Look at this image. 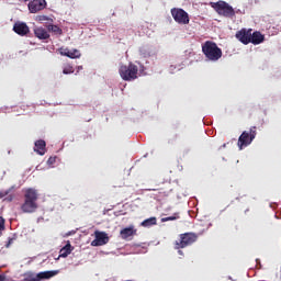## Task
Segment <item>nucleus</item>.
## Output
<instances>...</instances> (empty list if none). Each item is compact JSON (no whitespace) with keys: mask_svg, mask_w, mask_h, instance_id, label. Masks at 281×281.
Listing matches in <instances>:
<instances>
[{"mask_svg":"<svg viewBox=\"0 0 281 281\" xmlns=\"http://www.w3.org/2000/svg\"><path fill=\"white\" fill-rule=\"evenodd\" d=\"M23 214H34L38 210V191L29 188L24 191V202L21 205Z\"/></svg>","mask_w":281,"mask_h":281,"instance_id":"obj_1","label":"nucleus"},{"mask_svg":"<svg viewBox=\"0 0 281 281\" xmlns=\"http://www.w3.org/2000/svg\"><path fill=\"white\" fill-rule=\"evenodd\" d=\"M202 52L207 58V60H212L213 63H216V60H221L223 57V50L216 45V43L206 41L202 46Z\"/></svg>","mask_w":281,"mask_h":281,"instance_id":"obj_2","label":"nucleus"},{"mask_svg":"<svg viewBox=\"0 0 281 281\" xmlns=\"http://www.w3.org/2000/svg\"><path fill=\"white\" fill-rule=\"evenodd\" d=\"M211 7L214 8L215 12H217L220 16H225L226 19H233V16H236L234 8L223 0L211 2Z\"/></svg>","mask_w":281,"mask_h":281,"instance_id":"obj_3","label":"nucleus"},{"mask_svg":"<svg viewBox=\"0 0 281 281\" xmlns=\"http://www.w3.org/2000/svg\"><path fill=\"white\" fill-rule=\"evenodd\" d=\"M119 74L122 80L131 82L132 80H137V74H139V68L135 64L130 63L128 66L122 65L119 69Z\"/></svg>","mask_w":281,"mask_h":281,"instance_id":"obj_4","label":"nucleus"},{"mask_svg":"<svg viewBox=\"0 0 281 281\" xmlns=\"http://www.w3.org/2000/svg\"><path fill=\"white\" fill-rule=\"evenodd\" d=\"M199 240V235L195 233H183L180 234V240L175 241V249H186L190 245H194Z\"/></svg>","mask_w":281,"mask_h":281,"instance_id":"obj_5","label":"nucleus"},{"mask_svg":"<svg viewBox=\"0 0 281 281\" xmlns=\"http://www.w3.org/2000/svg\"><path fill=\"white\" fill-rule=\"evenodd\" d=\"M257 134L258 133L256 132V126H252L249 132H243L237 143L239 150H243V148H247V146H249V144H251V142L256 139Z\"/></svg>","mask_w":281,"mask_h":281,"instance_id":"obj_6","label":"nucleus"},{"mask_svg":"<svg viewBox=\"0 0 281 281\" xmlns=\"http://www.w3.org/2000/svg\"><path fill=\"white\" fill-rule=\"evenodd\" d=\"M171 16L179 25H188L190 23V15L183 9H171Z\"/></svg>","mask_w":281,"mask_h":281,"instance_id":"obj_7","label":"nucleus"},{"mask_svg":"<svg viewBox=\"0 0 281 281\" xmlns=\"http://www.w3.org/2000/svg\"><path fill=\"white\" fill-rule=\"evenodd\" d=\"M60 273L59 270H50L44 271L36 274V277H26L23 281H41V280H49V278H54Z\"/></svg>","mask_w":281,"mask_h":281,"instance_id":"obj_8","label":"nucleus"},{"mask_svg":"<svg viewBox=\"0 0 281 281\" xmlns=\"http://www.w3.org/2000/svg\"><path fill=\"white\" fill-rule=\"evenodd\" d=\"M109 243V235L105 232L95 231L94 239L91 241L92 247H102Z\"/></svg>","mask_w":281,"mask_h":281,"instance_id":"obj_9","label":"nucleus"},{"mask_svg":"<svg viewBox=\"0 0 281 281\" xmlns=\"http://www.w3.org/2000/svg\"><path fill=\"white\" fill-rule=\"evenodd\" d=\"M251 32H252L251 29H249V30L241 29L240 31H238L236 33L235 36H236L237 41L243 43V45H249V43H251Z\"/></svg>","mask_w":281,"mask_h":281,"instance_id":"obj_10","label":"nucleus"},{"mask_svg":"<svg viewBox=\"0 0 281 281\" xmlns=\"http://www.w3.org/2000/svg\"><path fill=\"white\" fill-rule=\"evenodd\" d=\"M45 8H47V2L45 0H33L29 2V10L31 14H36V12L45 10Z\"/></svg>","mask_w":281,"mask_h":281,"instance_id":"obj_11","label":"nucleus"},{"mask_svg":"<svg viewBox=\"0 0 281 281\" xmlns=\"http://www.w3.org/2000/svg\"><path fill=\"white\" fill-rule=\"evenodd\" d=\"M13 32L19 36H27L30 34V26L25 22H15L13 25Z\"/></svg>","mask_w":281,"mask_h":281,"instance_id":"obj_12","label":"nucleus"},{"mask_svg":"<svg viewBox=\"0 0 281 281\" xmlns=\"http://www.w3.org/2000/svg\"><path fill=\"white\" fill-rule=\"evenodd\" d=\"M120 236L123 240H128L132 236H137V228L135 226L130 225L120 231Z\"/></svg>","mask_w":281,"mask_h":281,"instance_id":"obj_13","label":"nucleus"},{"mask_svg":"<svg viewBox=\"0 0 281 281\" xmlns=\"http://www.w3.org/2000/svg\"><path fill=\"white\" fill-rule=\"evenodd\" d=\"M60 56H67V58H80L81 54L78 49H69V48H59L58 49Z\"/></svg>","mask_w":281,"mask_h":281,"instance_id":"obj_14","label":"nucleus"},{"mask_svg":"<svg viewBox=\"0 0 281 281\" xmlns=\"http://www.w3.org/2000/svg\"><path fill=\"white\" fill-rule=\"evenodd\" d=\"M34 153L43 157V155L47 153V143H45L44 139L36 140L34 145Z\"/></svg>","mask_w":281,"mask_h":281,"instance_id":"obj_15","label":"nucleus"},{"mask_svg":"<svg viewBox=\"0 0 281 281\" xmlns=\"http://www.w3.org/2000/svg\"><path fill=\"white\" fill-rule=\"evenodd\" d=\"M250 43H252V45H260V43H265V35L258 31L250 33Z\"/></svg>","mask_w":281,"mask_h":281,"instance_id":"obj_16","label":"nucleus"},{"mask_svg":"<svg viewBox=\"0 0 281 281\" xmlns=\"http://www.w3.org/2000/svg\"><path fill=\"white\" fill-rule=\"evenodd\" d=\"M34 34L36 38H40V41H47V38H49V33L43 27L34 29Z\"/></svg>","mask_w":281,"mask_h":281,"instance_id":"obj_17","label":"nucleus"},{"mask_svg":"<svg viewBox=\"0 0 281 281\" xmlns=\"http://www.w3.org/2000/svg\"><path fill=\"white\" fill-rule=\"evenodd\" d=\"M71 251H74V248L71 247V244L68 241L67 245L59 250V258H67V256H69Z\"/></svg>","mask_w":281,"mask_h":281,"instance_id":"obj_18","label":"nucleus"},{"mask_svg":"<svg viewBox=\"0 0 281 281\" xmlns=\"http://www.w3.org/2000/svg\"><path fill=\"white\" fill-rule=\"evenodd\" d=\"M48 32H53V34H56L57 36H63V29H60L58 25L49 24L47 26Z\"/></svg>","mask_w":281,"mask_h":281,"instance_id":"obj_19","label":"nucleus"},{"mask_svg":"<svg viewBox=\"0 0 281 281\" xmlns=\"http://www.w3.org/2000/svg\"><path fill=\"white\" fill-rule=\"evenodd\" d=\"M142 227H153L157 225V217H149L140 223Z\"/></svg>","mask_w":281,"mask_h":281,"instance_id":"obj_20","label":"nucleus"},{"mask_svg":"<svg viewBox=\"0 0 281 281\" xmlns=\"http://www.w3.org/2000/svg\"><path fill=\"white\" fill-rule=\"evenodd\" d=\"M177 218H179V213H175L173 215L168 217H162L161 223H168V221H177Z\"/></svg>","mask_w":281,"mask_h":281,"instance_id":"obj_21","label":"nucleus"},{"mask_svg":"<svg viewBox=\"0 0 281 281\" xmlns=\"http://www.w3.org/2000/svg\"><path fill=\"white\" fill-rule=\"evenodd\" d=\"M63 74L65 75H69V74H74V66L71 65H66L63 69Z\"/></svg>","mask_w":281,"mask_h":281,"instance_id":"obj_22","label":"nucleus"},{"mask_svg":"<svg viewBox=\"0 0 281 281\" xmlns=\"http://www.w3.org/2000/svg\"><path fill=\"white\" fill-rule=\"evenodd\" d=\"M0 229H2V232L5 229V218H3V216H0Z\"/></svg>","mask_w":281,"mask_h":281,"instance_id":"obj_23","label":"nucleus"},{"mask_svg":"<svg viewBox=\"0 0 281 281\" xmlns=\"http://www.w3.org/2000/svg\"><path fill=\"white\" fill-rule=\"evenodd\" d=\"M37 21H41V22H43V21H49V18H47L46 15H38V16H37Z\"/></svg>","mask_w":281,"mask_h":281,"instance_id":"obj_24","label":"nucleus"},{"mask_svg":"<svg viewBox=\"0 0 281 281\" xmlns=\"http://www.w3.org/2000/svg\"><path fill=\"white\" fill-rule=\"evenodd\" d=\"M47 164L49 166H53V164H56V157H49L48 160H47Z\"/></svg>","mask_w":281,"mask_h":281,"instance_id":"obj_25","label":"nucleus"},{"mask_svg":"<svg viewBox=\"0 0 281 281\" xmlns=\"http://www.w3.org/2000/svg\"><path fill=\"white\" fill-rule=\"evenodd\" d=\"M8 194H10V190L1 191L0 192V199H4V196H8Z\"/></svg>","mask_w":281,"mask_h":281,"instance_id":"obj_26","label":"nucleus"},{"mask_svg":"<svg viewBox=\"0 0 281 281\" xmlns=\"http://www.w3.org/2000/svg\"><path fill=\"white\" fill-rule=\"evenodd\" d=\"M12 243H13V239H12V238H9V241H8V244L5 245V247H10V246L12 245Z\"/></svg>","mask_w":281,"mask_h":281,"instance_id":"obj_27","label":"nucleus"},{"mask_svg":"<svg viewBox=\"0 0 281 281\" xmlns=\"http://www.w3.org/2000/svg\"><path fill=\"white\" fill-rule=\"evenodd\" d=\"M178 254H179L180 256H183V250H178Z\"/></svg>","mask_w":281,"mask_h":281,"instance_id":"obj_28","label":"nucleus"},{"mask_svg":"<svg viewBox=\"0 0 281 281\" xmlns=\"http://www.w3.org/2000/svg\"><path fill=\"white\" fill-rule=\"evenodd\" d=\"M3 280H5V277L0 276V281H3Z\"/></svg>","mask_w":281,"mask_h":281,"instance_id":"obj_29","label":"nucleus"},{"mask_svg":"<svg viewBox=\"0 0 281 281\" xmlns=\"http://www.w3.org/2000/svg\"><path fill=\"white\" fill-rule=\"evenodd\" d=\"M3 235V231L2 229H0V236H2Z\"/></svg>","mask_w":281,"mask_h":281,"instance_id":"obj_30","label":"nucleus"}]
</instances>
